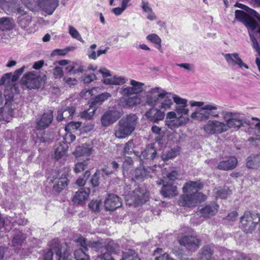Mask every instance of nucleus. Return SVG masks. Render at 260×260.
I'll return each mask as SVG.
<instances>
[{"label":"nucleus","mask_w":260,"mask_h":260,"mask_svg":"<svg viewBox=\"0 0 260 260\" xmlns=\"http://www.w3.org/2000/svg\"><path fill=\"white\" fill-rule=\"evenodd\" d=\"M222 117L224 122L216 120H209L203 126V129L207 134H219L226 132L231 128H239L248 125L254 127L257 131L256 140H260V119L253 117L252 119L256 122H246L245 115L241 113L223 112Z\"/></svg>","instance_id":"1"},{"label":"nucleus","mask_w":260,"mask_h":260,"mask_svg":"<svg viewBox=\"0 0 260 260\" xmlns=\"http://www.w3.org/2000/svg\"><path fill=\"white\" fill-rule=\"evenodd\" d=\"M129 84L131 86H123L119 91L122 97L118 100V105L122 108L134 107L142 102V97L139 94L143 91L144 83L131 79Z\"/></svg>","instance_id":"2"},{"label":"nucleus","mask_w":260,"mask_h":260,"mask_svg":"<svg viewBox=\"0 0 260 260\" xmlns=\"http://www.w3.org/2000/svg\"><path fill=\"white\" fill-rule=\"evenodd\" d=\"M204 184L200 181H189L186 182L183 187V191L185 193L182 195L179 200V204L181 206L187 207H193L206 200V197L200 192L203 188Z\"/></svg>","instance_id":"3"},{"label":"nucleus","mask_w":260,"mask_h":260,"mask_svg":"<svg viewBox=\"0 0 260 260\" xmlns=\"http://www.w3.org/2000/svg\"><path fill=\"white\" fill-rule=\"evenodd\" d=\"M0 7L7 14L16 13L19 14L17 17V22L19 26L30 33L33 31L29 27L32 20V16L22 7H18L14 0H0Z\"/></svg>","instance_id":"4"},{"label":"nucleus","mask_w":260,"mask_h":260,"mask_svg":"<svg viewBox=\"0 0 260 260\" xmlns=\"http://www.w3.org/2000/svg\"><path fill=\"white\" fill-rule=\"evenodd\" d=\"M138 122L136 114H129L123 117L118 122L115 129V135L118 139H124L129 136L135 131Z\"/></svg>","instance_id":"5"},{"label":"nucleus","mask_w":260,"mask_h":260,"mask_svg":"<svg viewBox=\"0 0 260 260\" xmlns=\"http://www.w3.org/2000/svg\"><path fill=\"white\" fill-rule=\"evenodd\" d=\"M31 11L42 8L49 14H52L58 5V0H21Z\"/></svg>","instance_id":"6"},{"label":"nucleus","mask_w":260,"mask_h":260,"mask_svg":"<svg viewBox=\"0 0 260 260\" xmlns=\"http://www.w3.org/2000/svg\"><path fill=\"white\" fill-rule=\"evenodd\" d=\"M218 106L213 104H207L202 108L196 110L191 113L190 118L194 120L202 121L207 120L210 116L217 118L219 114L215 111Z\"/></svg>","instance_id":"7"},{"label":"nucleus","mask_w":260,"mask_h":260,"mask_svg":"<svg viewBox=\"0 0 260 260\" xmlns=\"http://www.w3.org/2000/svg\"><path fill=\"white\" fill-rule=\"evenodd\" d=\"M149 196V192L145 188H139L130 194L125 195L126 204L129 206H139L146 203Z\"/></svg>","instance_id":"8"},{"label":"nucleus","mask_w":260,"mask_h":260,"mask_svg":"<svg viewBox=\"0 0 260 260\" xmlns=\"http://www.w3.org/2000/svg\"><path fill=\"white\" fill-rule=\"evenodd\" d=\"M259 222L260 216L258 213L246 211L241 217V228L247 233H251Z\"/></svg>","instance_id":"9"},{"label":"nucleus","mask_w":260,"mask_h":260,"mask_svg":"<svg viewBox=\"0 0 260 260\" xmlns=\"http://www.w3.org/2000/svg\"><path fill=\"white\" fill-rule=\"evenodd\" d=\"M45 78H46L45 76L41 78L35 72H30L23 76L21 81L22 84L27 88L36 89L40 87L42 81L45 80Z\"/></svg>","instance_id":"10"},{"label":"nucleus","mask_w":260,"mask_h":260,"mask_svg":"<svg viewBox=\"0 0 260 260\" xmlns=\"http://www.w3.org/2000/svg\"><path fill=\"white\" fill-rule=\"evenodd\" d=\"M165 90L161 87L158 86L150 88L145 94L146 104L152 107L158 106L160 99L164 95Z\"/></svg>","instance_id":"11"},{"label":"nucleus","mask_w":260,"mask_h":260,"mask_svg":"<svg viewBox=\"0 0 260 260\" xmlns=\"http://www.w3.org/2000/svg\"><path fill=\"white\" fill-rule=\"evenodd\" d=\"M48 180L52 182L55 181L56 184L53 186V188L58 192L61 191L68 185L67 174L63 171L59 172L53 171L51 175L48 177Z\"/></svg>","instance_id":"12"},{"label":"nucleus","mask_w":260,"mask_h":260,"mask_svg":"<svg viewBox=\"0 0 260 260\" xmlns=\"http://www.w3.org/2000/svg\"><path fill=\"white\" fill-rule=\"evenodd\" d=\"M50 251H48L44 255L43 260H52L53 253L54 252L58 257L57 260H72L69 257V254L64 253L62 255L60 245L57 240H54L50 244Z\"/></svg>","instance_id":"13"},{"label":"nucleus","mask_w":260,"mask_h":260,"mask_svg":"<svg viewBox=\"0 0 260 260\" xmlns=\"http://www.w3.org/2000/svg\"><path fill=\"white\" fill-rule=\"evenodd\" d=\"M174 102L176 104L175 110L178 114V116L182 118L188 117L189 112V110L187 108L188 100L179 95H174Z\"/></svg>","instance_id":"14"},{"label":"nucleus","mask_w":260,"mask_h":260,"mask_svg":"<svg viewBox=\"0 0 260 260\" xmlns=\"http://www.w3.org/2000/svg\"><path fill=\"white\" fill-rule=\"evenodd\" d=\"M181 245H184L189 250H194L200 246V241L192 231L190 235H185L179 240Z\"/></svg>","instance_id":"15"},{"label":"nucleus","mask_w":260,"mask_h":260,"mask_svg":"<svg viewBox=\"0 0 260 260\" xmlns=\"http://www.w3.org/2000/svg\"><path fill=\"white\" fill-rule=\"evenodd\" d=\"M122 114V110H111L106 112L101 118V123L104 126H107L115 122Z\"/></svg>","instance_id":"16"},{"label":"nucleus","mask_w":260,"mask_h":260,"mask_svg":"<svg viewBox=\"0 0 260 260\" xmlns=\"http://www.w3.org/2000/svg\"><path fill=\"white\" fill-rule=\"evenodd\" d=\"M154 171L155 170L152 168L148 169L142 167L138 168L134 171L132 180L134 181H143L148 177H151L150 173Z\"/></svg>","instance_id":"17"},{"label":"nucleus","mask_w":260,"mask_h":260,"mask_svg":"<svg viewBox=\"0 0 260 260\" xmlns=\"http://www.w3.org/2000/svg\"><path fill=\"white\" fill-rule=\"evenodd\" d=\"M52 120V111L51 110L46 111L42 116L37 118L36 120V128L39 130L47 128L51 124Z\"/></svg>","instance_id":"18"},{"label":"nucleus","mask_w":260,"mask_h":260,"mask_svg":"<svg viewBox=\"0 0 260 260\" xmlns=\"http://www.w3.org/2000/svg\"><path fill=\"white\" fill-rule=\"evenodd\" d=\"M224 57L230 66H238L240 68L244 67L245 69H248V66L243 62L239 54L237 53L225 54Z\"/></svg>","instance_id":"19"},{"label":"nucleus","mask_w":260,"mask_h":260,"mask_svg":"<svg viewBox=\"0 0 260 260\" xmlns=\"http://www.w3.org/2000/svg\"><path fill=\"white\" fill-rule=\"evenodd\" d=\"M237 162V159L235 157H225L218 162L217 168L224 171L232 170L236 168Z\"/></svg>","instance_id":"20"},{"label":"nucleus","mask_w":260,"mask_h":260,"mask_svg":"<svg viewBox=\"0 0 260 260\" xmlns=\"http://www.w3.org/2000/svg\"><path fill=\"white\" fill-rule=\"evenodd\" d=\"M164 95L160 99L158 108L161 110H167L171 109L173 105L174 96L177 95L171 92H168L165 90Z\"/></svg>","instance_id":"21"},{"label":"nucleus","mask_w":260,"mask_h":260,"mask_svg":"<svg viewBox=\"0 0 260 260\" xmlns=\"http://www.w3.org/2000/svg\"><path fill=\"white\" fill-rule=\"evenodd\" d=\"M122 205L120 198L114 194L108 195L105 202V208L107 210H115Z\"/></svg>","instance_id":"22"},{"label":"nucleus","mask_w":260,"mask_h":260,"mask_svg":"<svg viewBox=\"0 0 260 260\" xmlns=\"http://www.w3.org/2000/svg\"><path fill=\"white\" fill-rule=\"evenodd\" d=\"M93 151L91 145L84 144L81 146L77 147L74 152L76 158L84 157L86 160H89V157Z\"/></svg>","instance_id":"23"},{"label":"nucleus","mask_w":260,"mask_h":260,"mask_svg":"<svg viewBox=\"0 0 260 260\" xmlns=\"http://www.w3.org/2000/svg\"><path fill=\"white\" fill-rule=\"evenodd\" d=\"M161 109L152 107L147 111L145 114L147 119L153 122H157L161 120L165 117V113Z\"/></svg>","instance_id":"24"},{"label":"nucleus","mask_w":260,"mask_h":260,"mask_svg":"<svg viewBox=\"0 0 260 260\" xmlns=\"http://www.w3.org/2000/svg\"><path fill=\"white\" fill-rule=\"evenodd\" d=\"M118 246L113 241L109 242L105 249V252L98 257L99 260H113L111 254L114 252Z\"/></svg>","instance_id":"25"},{"label":"nucleus","mask_w":260,"mask_h":260,"mask_svg":"<svg viewBox=\"0 0 260 260\" xmlns=\"http://www.w3.org/2000/svg\"><path fill=\"white\" fill-rule=\"evenodd\" d=\"M90 190L89 188H82L75 193L73 201L78 204H82L88 200Z\"/></svg>","instance_id":"26"},{"label":"nucleus","mask_w":260,"mask_h":260,"mask_svg":"<svg viewBox=\"0 0 260 260\" xmlns=\"http://www.w3.org/2000/svg\"><path fill=\"white\" fill-rule=\"evenodd\" d=\"M218 208L219 206L217 204L212 203L201 208L199 212L204 217H210L214 215L217 212Z\"/></svg>","instance_id":"27"},{"label":"nucleus","mask_w":260,"mask_h":260,"mask_svg":"<svg viewBox=\"0 0 260 260\" xmlns=\"http://www.w3.org/2000/svg\"><path fill=\"white\" fill-rule=\"evenodd\" d=\"M160 193L165 198H173L176 196L178 192L176 186L168 184L163 185Z\"/></svg>","instance_id":"28"},{"label":"nucleus","mask_w":260,"mask_h":260,"mask_svg":"<svg viewBox=\"0 0 260 260\" xmlns=\"http://www.w3.org/2000/svg\"><path fill=\"white\" fill-rule=\"evenodd\" d=\"M75 112L74 107L62 108L61 110H58L57 119L58 121H62V120H67L72 117Z\"/></svg>","instance_id":"29"},{"label":"nucleus","mask_w":260,"mask_h":260,"mask_svg":"<svg viewBox=\"0 0 260 260\" xmlns=\"http://www.w3.org/2000/svg\"><path fill=\"white\" fill-rule=\"evenodd\" d=\"M189 121L188 117L184 118H179L172 120H166V125L171 129H174L179 127V126L186 124Z\"/></svg>","instance_id":"30"},{"label":"nucleus","mask_w":260,"mask_h":260,"mask_svg":"<svg viewBox=\"0 0 260 260\" xmlns=\"http://www.w3.org/2000/svg\"><path fill=\"white\" fill-rule=\"evenodd\" d=\"M127 80L123 76H114L109 79H103L102 81L105 85H120L126 83Z\"/></svg>","instance_id":"31"},{"label":"nucleus","mask_w":260,"mask_h":260,"mask_svg":"<svg viewBox=\"0 0 260 260\" xmlns=\"http://www.w3.org/2000/svg\"><path fill=\"white\" fill-rule=\"evenodd\" d=\"M156 154V151L154 149L152 145H148L146 148L142 152L141 155L139 156L141 160L144 159H153Z\"/></svg>","instance_id":"32"},{"label":"nucleus","mask_w":260,"mask_h":260,"mask_svg":"<svg viewBox=\"0 0 260 260\" xmlns=\"http://www.w3.org/2000/svg\"><path fill=\"white\" fill-rule=\"evenodd\" d=\"M14 26V20L12 18L9 17L0 18V30H10L13 28Z\"/></svg>","instance_id":"33"},{"label":"nucleus","mask_w":260,"mask_h":260,"mask_svg":"<svg viewBox=\"0 0 260 260\" xmlns=\"http://www.w3.org/2000/svg\"><path fill=\"white\" fill-rule=\"evenodd\" d=\"M181 148L178 146H176L174 148L171 149L167 152L164 153L161 157L162 160H166L170 159H172L178 155H179L180 153Z\"/></svg>","instance_id":"34"},{"label":"nucleus","mask_w":260,"mask_h":260,"mask_svg":"<svg viewBox=\"0 0 260 260\" xmlns=\"http://www.w3.org/2000/svg\"><path fill=\"white\" fill-rule=\"evenodd\" d=\"M67 146L65 143L59 144L55 148L54 153V157L56 159H59L64 156L67 153Z\"/></svg>","instance_id":"35"},{"label":"nucleus","mask_w":260,"mask_h":260,"mask_svg":"<svg viewBox=\"0 0 260 260\" xmlns=\"http://www.w3.org/2000/svg\"><path fill=\"white\" fill-rule=\"evenodd\" d=\"M111 94L107 92H103L96 95L93 100L91 105L92 106L96 105H102L105 101L111 98Z\"/></svg>","instance_id":"36"},{"label":"nucleus","mask_w":260,"mask_h":260,"mask_svg":"<svg viewBox=\"0 0 260 260\" xmlns=\"http://www.w3.org/2000/svg\"><path fill=\"white\" fill-rule=\"evenodd\" d=\"M247 167L250 169L257 168L260 166V154L253 156H249L247 159Z\"/></svg>","instance_id":"37"},{"label":"nucleus","mask_w":260,"mask_h":260,"mask_svg":"<svg viewBox=\"0 0 260 260\" xmlns=\"http://www.w3.org/2000/svg\"><path fill=\"white\" fill-rule=\"evenodd\" d=\"M66 70L70 75L82 73L84 70L83 66L77 63H73L72 64L67 66Z\"/></svg>","instance_id":"38"},{"label":"nucleus","mask_w":260,"mask_h":260,"mask_svg":"<svg viewBox=\"0 0 260 260\" xmlns=\"http://www.w3.org/2000/svg\"><path fill=\"white\" fill-rule=\"evenodd\" d=\"M214 193L216 198L225 199L230 193V191L226 187H219L214 189Z\"/></svg>","instance_id":"39"},{"label":"nucleus","mask_w":260,"mask_h":260,"mask_svg":"<svg viewBox=\"0 0 260 260\" xmlns=\"http://www.w3.org/2000/svg\"><path fill=\"white\" fill-rule=\"evenodd\" d=\"M2 113V117L0 119L4 121L8 122L11 119L13 111L9 109L6 106H5L2 109H0Z\"/></svg>","instance_id":"40"},{"label":"nucleus","mask_w":260,"mask_h":260,"mask_svg":"<svg viewBox=\"0 0 260 260\" xmlns=\"http://www.w3.org/2000/svg\"><path fill=\"white\" fill-rule=\"evenodd\" d=\"M146 39L150 42L155 44L157 45L156 48L160 50L161 48V40L160 37L155 34H151L146 37Z\"/></svg>","instance_id":"41"},{"label":"nucleus","mask_w":260,"mask_h":260,"mask_svg":"<svg viewBox=\"0 0 260 260\" xmlns=\"http://www.w3.org/2000/svg\"><path fill=\"white\" fill-rule=\"evenodd\" d=\"M155 260H169V255L164 252L161 248H157L154 252Z\"/></svg>","instance_id":"42"},{"label":"nucleus","mask_w":260,"mask_h":260,"mask_svg":"<svg viewBox=\"0 0 260 260\" xmlns=\"http://www.w3.org/2000/svg\"><path fill=\"white\" fill-rule=\"evenodd\" d=\"M212 254V250L209 246H205L202 250L201 253V260H208L210 259Z\"/></svg>","instance_id":"43"},{"label":"nucleus","mask_w":260,"mask_h":260,"mask_svg":"<svg viewBox=\"0 0 260 260\" xmlns=\"http://www.w3.org/2000/svg\"><path fill=\"white\" fill-rule=\"evenodd\" d=\"M95 110L96 109L93 106L90 107L88 109L81 112L80 113V116L85 120H90L94 114Z\"/></svg>","instance_id":"44"},{"label":"nucleus","mask_w":260,"mask_h":260,"mask_svg":"<svg viewBox=\"0 0 260 260\" xmlns=\"http://www.w3.org/2000/svg\"><path fill=\"white\" fill-rule=\"evenodd\" d=\"M244 23L248 29L249 32L250 31L252 32L257 26V23L254 19L252 18L249 16Z\"/></svg>","instance_id":"45"},{"label":"nucleus","mask_w":260,"mask_h":260,"mask_svg":"<svg viewBox=\"0 0 260 260\" xmlns=\"http://www.w3.org/2000/svg\"><path fill=\"white\" fill-rule=\"evenodd\" d=\"M76 260H89V256L84 250L82 249L76 250L74 252Z\"/></svg>","instance_id":"46"},{"label":"nucleus","mask_w":260,"mask_h":260,"mask_svg":"<svg viewBox=\"0 0 260 260\" xmlns=\"http://www.w3.org/2000/svg\"><path fill=\"white\" fill-rule=\"evenodd\" d=\"M69 33L72 38L78 40L82 43L84 42L78 30L71 25L69 26Z\"/></svg>","instance_id":"47"},{"label":"nucleus","mask_w":260,"mask_h":260,"mask_svg":"<svg viewBox=\"0 0 260 260\" xmlns=\"http://www.w3.org/2000/svg\"><path fill=\"white\" fill-rule=\"evenodd\" d=\"M81 125V122H70L65 127L66 132H74L77 131Z\"/></svg>","instance_id":"48"},{"label":"nucleus","mask_w":260,"mask_h":260,"mask_svg":"<svg viewBox=\"0 0 260 260\" xmlns=\"http://www.w3.org/2000/svg\"><path fill=\"white\" fill-rule=\"evenodd\" d=\"M102 202L100 200H92L88 204L89 208L95 212H99L102 206Z\"/></svg>","instance_id":"49"},{"label":"nucleus","mask_w":260,"mask_h":260,"mask_svg":"<svg viewBox=\"0 0 260 260\" xmlns=\"http://www.w3.org/2000/svg\"><path fill=\"white\" fill-rule=\"evenodd\" d=\"M88 164L86 161H78L76 162L74 167V171L76 173H79L86 169Z\"/></svg>","instance_id":"50"},{"label":"nucleus","mask_w":260,"mask_h":260,"mask_svg":"<svg viewBox=\"0 0 260 260\" xmlns=\"http://www.w3.org/2000/svg\"><path fill=\"white\" fill-rule=\"evenodd\" d=\"M122 260H140V258L134 251L128 250L123 253Z\"/></svg>","instance_id":"51"},{"label":"nucleus","mask_w":260,"mask_h":260,"mask_svg":"<svg viewBox=\"0 0 260 260\" xmlns=\"http://www.w3.org/2000/svg\"><path fill=\"white\" fill-rule=\"evenodd\" d=\"M99 89V87H94L91 89L83 90L81 93V96L85 99H88L94 95Z\"/></svg>","instance_id":"52"},{"label":"nucleus","mask_w":260,"mask_h":260,"mask_svg":"<svg viewBox=\"0 0 260 260\" xmlns=\"http://www.w3.org/2000/svg\"><path fill=\"white\" fill-rule=\"evenodd\" d=\"M249 15L242 10H237L235 11L236 18L240 21L244 22Z\"/></svg>","instance_id":"53"},{"label":"nucleus","mask_w":260,"mask_h":260,"mask_svg":"<svg viewBox=\"0 0 260 260\" xmlns=\"http://www.w3.org/2000/svg\"><path fill=\"white\" fill-rule=\"evenodd\" d=\"M53 74L55 79H61L63 75L62 69L59 67H56L53 69Z\"/></svg>","instance_id":"54"},{"label":"nucleus","mask_w":260,"mask_h":260,"mask_svg":"<svg viewBox=\"0 0 260 260\" xmlns=\"http://www.w3.org/2000/svg\"><path fill=\"white\" fill-rule=\"evenodd\" d=\"M126 8H127V7L121 2V7L113 8L112 10V12L116 16H119L123 13V12L126 9Z\"/></svg>","instance_id":"55"},{"label":"nucleus","mask_w":260,"mask_h":260,"mask_svg":"<svg viewBox=\"0 0 260 260\" xmlns=\"http://www.w3.org/2000/svg\"><path fill=\"white\" fill-rule=\"evenodd\" d=\"M102 171H96L91 180V183L93 186H96L99 184V179L101 176Z\"/></svg>","instance_id":"56"},{"label":"nucleus","mask_w":260,"mask_h":260,"mask_svg":"<svg viewBox=\"0 0 260 260\" xmlns=\"http://www.w3.org/2000/svg\"><path fill=\"white\" fill-rule=\"evenodd\" d=\"M134 143L132 140L128 141L125 144L123 152L124 154H130L133 150Z\"/></svg>","instance_id":"57"},{"label":"nucleus","mask_w":260,"mask_h":260,"mask_svg":"<svg viewBox=\"0 0 260 260\" xmlns=\"http://www.w3.org/2000/svg\"><path fill=\"white\" fill-rule=\"evenodd\" d=\"M96 76L94 74H90L85 75L83 78V81L85 83H90V82L95 80Z\"/></svg>","instance_id":"58"},{"label":"nucleus","mask_w":260,"mask_h":260,"mask_svg":"<svg viewBox=\"0 0 260 260\" xmlns=\"http://www.w3.org/2000/svg\"><path fill=\"white\" fill-rule=\"evenodd\" d=\"M99 72L102 75L103 79H109L110 78H107L109 77H111V75L110 74V71L105 68H101L99 70Z\"/></svg>","instance_id":"59"},{"label":"nucleus","mask_w":260,"mask_h":260,"mask_svg":"<svg viewBox=\"0 0 260 260\" xmlns=\"http://www.w3.org/2000/svg\"><path fill=\"white\" fill-rule=\"evenodd\" d=\"M141 4L142 8L145 12L148 13L152 10L148 2L145 0H142Z\"/></svg>","instance_id":"60"},{"label":"nucleus","mask_w":260,"mask_h":260,"mask_svg":"<svg viewBox=\"0 0 260 260\" xmlns=\"http://www.w3.org/2000/svg\"><path fill=\"white\" fill-rule=\"evenodd\" d=\"M63 80L67 85L70 86L75 85L77 83V80L75 78L65 77Z\"/></svg>","instance_id":"61"},{"label":"nucleus","mask_w":260,"mask_h":260,"mask_svg":"<svg viewBox=\"0 0 260 260\" xmlns=\"http://www.w3.org/2000/svg\"><path fill=\"white\" fill-rule=\"evenodd\" d=\"M68 50L67 49H55L52 53V55H61L64 56L67 54Z\"/></svg>","instance_id":"62"},{"label":"nucleus","mask_w":260,"mask_h":260,"mask_svg":"<svg viewBox=\"0 0 260 260\" xmlns=\"http://www.w3.org/2000/svg\"><path fill=\"white\" fill-rule=\"evenodd\" d=\"M76 241L77 243L80 244L83 248H84L85 250L87 249V244L86 242V240L84 238L80 236L76 239Z\"/></svg>","instance_id":"63"},{"label":"nucleus","mask_w":260,"mask_h":260,"mask_svg":"<svg viewBox=\"0 0 260 260\" xmlns=\"http://www.w3.org/2000/svg\"><path fill=\"white\" fill-rule=\"evenodd\" d=\"M238 217V213L233 211L230 213L226 217V219L230 221H234L236 220Z\"/></svg>","instance_id":"64"}]
</instances>
